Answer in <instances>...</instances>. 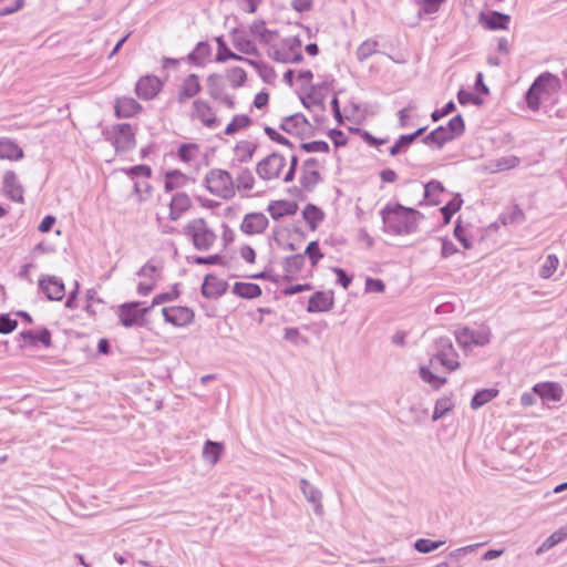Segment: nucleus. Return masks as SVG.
Returning <instances> with one entry per match:
<instances>
[{
    "label": "nucleus",
    "mask_w": 567,
    "mask_h": 567,
    "mask_svg": "<svg viewBox=\"0 0 567 567\" xmlns=\"http://www.w3.org/2000/svg\"><path fill=\"white\" fill-rule=\"evenodd\" d=\"M380 214L384 231L395 236H404L415 233L417 224L423 217L420 212L404 207L400 204H388L382 208Z\"/></svg>",
    "instance_id": "f257e3e1"
},
{
    "label": "nucleus",
    "mask_w": 567,
    "mask_h": 567,
    "mask_svg": "<svg viewBox=\"0 0 567 567\" xmlns=\"http://www.w3.org/2000/svg\"><path fill=\"white\" fill-rule=\"evenodd\" d=\"M561 87L560 79L549 72H545L536 78L526 92V103L529 110L536 112L540 107L543 100L549 99Z\"/></svg>",
    "instance_id": "f03ea898"
},
{
    "label": "nucleus",
    "mask_w": 567,
    "mask_h": 567,
    "mask_svg": "<svg viewBox=\"0 0 567 567\" xmlns=\"http://www.w3.org/2000/svg\"><path fill=\"white\" fill-rule=\"evenodd\" d=\"M441 364L447 371H455L460 367L458 354L450 338L441 337L435 341V352L430 359V367L436 369Z\"/></svg>",
    "instance_id": "7ed1b4c3"
},
{
    "label": "nucleus",
    "mask_w": 567,
    "mask_h": 567,
    "mask_svg": "<svg viewBox=\"0 0 567 567\" xmlns=\"http://www.w3.org/2000/svg\"><path fill=\"white\" fill-rule=\"evenodd\" d=\"M491 330L487 327H482L477 330L464 327L455 332V338L460 347L464 350L473 346L484 347L491 342Z\"/></svg>",
    "instance_id": "20e7f679"
},
{
    "label": "nucleus",
    "mask_w": 567,
    "mask_h": 567,
    "mask_svg": "<svg viewBox=\"0 0 567 567\" xmlns=\"http://www.w3.org/2000/svg\"><path fill=\"white\" fill-rule=\"evenodd\" d=\"M186 234L192 237L198 250H207L213 244V231L204 218H196L186 226Z\"/></svg>",
    "instance_id": "39448f33"
},
{
    "label": "nucleus",
    "mask_w": 567,
    "mask_h": 567,
    "mask_svg": "<svg viewBox=\"0 0 567 567\" xmlns=\"http://www.w3.org/2000/svg\"><path fill=\"white\" fill-rule=\"evenodd\" d=\"M285 166V156L279 153H271L257 164L256 173L264 181H272L280 177Z\"/></svg>",
    "instance_id": "423d86ee"
},
{
    "label": "nucleus",
    "mask_w": 567,
    "mask_h": 567,
    "mask_svg": "<svg viewBox=\"0 0 567 567\" xmlns=\"http://www.w3.org/2000/svg\"><path fill=\"white\" fill-rule=\"evenodd\" d=\"M301 45L298 38H287L282 41L280 49L275 51V59L284 63H299L303 59Z\"/></svg>",
    "instance_id": "0eeeda50"
},
{
    "label": "nucleus",
    "mask_w": 567,
    "mask_h": 567,
    "mask_svg": "<svg viewBox=\"0 0 567 567\" xmlns=\"http://www.w3.org/2000/svg\"><path fill=\"white\" fill-rule=\"evenodd\" d=\"M141 302L124 303L118 309L121 323L126 327H133L143 323V318L151 311V307L138 308Z\"/></svg>",
    "instance_id": "6e6552de"
},
{
    "label": "nucleus",
    "mask_w": 567,
    "mask_h": 567,
    "mask_svg": "<svg viewBox=\"0 0 567 567\" xmlns=\"http://www.w3.org/2000/svg\"><path fill=\"white\" fill-rule=\"evenodd\" d=\"M39 289L49 300L53 301L62 300L65 295V287L63 281L55 276H41L39 279Z\"/></svg>",
    "instance_id": "1a4fd4ad"
},
{
    "label": "nucleus",
    "mask_w": 567,
    "mask_h": 567,
    "mask_svg": "<svg viewBox=\"0 0 567 567\" xmlns=\"http://www.w3.org/2000/svg\"><path fill=\"white\" fill-rule=\"evenodd\" d=\"M113 144L116 152H127L135 146V134L131 124L121 123L114 126Z\"/></svg>",
    "instance_id": "9d476101"
},
{
    "label": "nucleus",
    "mask_w": 567,
    "mask_h": 567,
    "mask_svg": "<svg viewBox=\"0 0 567 567\" xmlns=\"http://www.w3.org/2000/svg\"><path fill=\"white\" fill-rule=\"evenodd\" d=\"M161 89L162 82L157 76L145 75L137 81L135 85V93L143 100H152L158 94Z\"/></svg>",
    "instance_id": "9b49d317"
},
{
    "label": "nucleus",
    "mask_w": 567,
    "mask_h": 567,
    "mask_svg": "<svg viewBox=\"0 0 567 567\" xmlns=\"http://www.w3.org/2000/svg\"><path fill=\"white\" fill-rule=\"evenodd\" d=\"M268 224V218L262 213H249L245 215L240 229L247 235H258L266 230Z\"/></svg>",
    "instance_id": "f8f14e48"
},
{
    "label": "nucleus",
    "mask_w": 567,
    "mask_h": 567,
    "mask_svg": "<svg viewBox=\"0 0 567 567\" xmlns=\"http://www.w3.org/2000/svg\"><path fill=\"white\" fill-rule=\"evenodd\" d=\"M318 168L319 162L316 158L311 157L305 161L300 177L302 188L311 190L320 182V173Z\"/></svg>",
    "instance_id": "ddd939ff"
},
{
    "label": "nucleus",
    "mask_w": 567,
    "mask_h": 567,
    "mask_svg": "<svg viewBox=\"0 0 567 567\" xmlns=\"http://www.w3.org/2000/svg\"><path fill=\"white\" fill-rule=\"evenodd\" d=\"M215 196L229 199L235 196V184L226 171H215Z\"/></svg>",
    "instance_id": "4468645a"
},
{
    "label": "nucleus",
    "mask_w": 567,
    "mask_h": 567,
    "mask_svg": "<svg viewBox=\"0 0 567 567\" xmlns=\"http://www.w3.org/2000/svg\"><path fill=\"white\" fill-rule=\"evenodd\" d=\"M166 322L182 327L193 320L194 313L186 307H166L162 309Z\"/></svg>",
    "instance_id": "2eb2a0df"
},
{
    "label": "nucleus",
    "mask_w": 567,
    "mask_h": 567,
    "mask_svg": "<svg viewBox=\"0 0 567 567\" xmlns=\"http://www.w3.org/2000/svg\"><path fill=\"white\" fill-rule=\"evenodd\" d=\"M280 128L288 134L303 136L309 130L307 118L299 113L285 117L280 124Z\"/></svg>",
    "instance_id": "dca6fc26"
},
{
    "label": "nucleus",
    "mask_w": 567,
    "mask_h": 567,
    "mask_svg": "<svg viewBox=\"0 0 567 567\" xmlns=\"http://www.w3.org/2000/svg\"><path fill=\"white\" fill-rule=\"evenodd\" d=\"M3 193L13 202L23 203L24 189L18 182L17 175L12 171L4 173L2 182Z\"/></svg>",
    "instance_id": "f3484780"
},
{
    "label": "nucleus",
    "mask_w": 567,
    "mask_h": 567,
    "mask_svg": "<svg viewBox=\"0 0 567 567\" xmlns=\"http://www.w3.org/2000/svg\"><path fill=\"white\" fill-rule=\"evenodd\" d=\"M533 391L543 401L558 402L563 398V389L556 382H540L533 386Z\"/></svg>",
    "instance_id": "a211bd4d"
},
{
    "label": "nucleus",
    "mask_w": 567,
    "mask_h": 567,
    "mask_svg": "<svg viewBox=\"0 0 567 567\" xmlns=\"http://www.w3.org/2000/svg\"><path fill=\"white\" fill-rule=\"evenodd\" d=\"M333 307V293L332 291H317L315 292L309 301L307 311L308 312H324L329 311Z\"/></svg>",
    "instance_id": "6ab92c4d"
},
{
    "label": "nucleus",
    "mask_w": 567,
    "mask_h": 567,
    "mask_svg": "<svg viewBox=\"0 0 567 567\" xmlns=\"http://www.w3.org/2000/svg\"><path fill=\"white\" fill-rule=\"evenodd\" d=\"M509 16L498 11H491L488 13L480 14V23L489 30H506L508 29Z\"/></svg>",
    "instance_id": "aec40b11"
},
{
    "label": "nucleus",
    "mask_w": 567,
    "mask_h": 567,
    "mask_svg": "<svg viewBox=\"0 0 567 567\" xmlns=\"http://www.w3.org/2000/svg\"><path fill=\"white\" fill-rule=\"evenodd\" d=\"M115 115L117 117H131L142 110V105L133 97H117L115 101Z\"/></svg>",
    "instance_id": "412c9836"
},
{
    "label": "nucleus",
    "mask_w": 567,
    "mask_h": 567,
    "mask_svg": "<svg viewBox=\"0 0 567 567\" xmlns=\"http://www.w3.org/2000/svg\"><path fill=\"white\" fill-rule=\"evenodd\" d=\"M297 204L288 200H276L268 205L267 210L275 220H279L285 216L295 215L297 212Z\"/></svg>",
    "instance_id": "4be33fe9"
},
{
    "label": "nucleus",
    "mask_w": 567,
    "mask_h": 567,
    "mask_svg": "<svg viewBox=\"0 0 567 567\" xmlns=\"http://www.w3.org/2000/svg\"><path fill=\"white\" fill-rule=\"evenodd\" d=\"M189 207L190 199L186 194H175L169 204V218L172 220H177Z\"/></svg>",
    "instance_id": "5701e85b"
},
{
    "label": "nucleus",
    "mask_w": 567,
    "mask_h": 567,
    "mask_svg": "<svg viewBox=\"0 0 567 567\" xmlns=\"http://www.w3.org/2000/svg\"><path fill=\"white\" fill-rule=\"evenodd\" d=\"M425 127H420L412 134L401 135L393 146L390 147L389 153L391 156H396L401 153H405L409 146L423 134Z\"/></svg>",
    "instance_id": "b1692460"
},
{
    "label": "nucleus",
    "mask_w": 567,
    "mask_h": 567,
    "mask_svg": "<svg viewBox=\"0 0 567 567\" xmlns=\"http://www.w3.org/2000/svg\"><path fill=\"white\" fill-rule=\"evenodd\" d=\"M250 33L264 44L272 42L277 35L276 31L267 29L266 22L264 20L254 21L250 24Z\"/></svg>",
    "instance_id": "393cba45"
},
{
    "label": "nucleus",
    "mask_w": 567,
    "mask_h": 567,
    "mask_svg": "<svg viewBox=\"0 0 567 567\" xmlns=\"http://www.w3.org/2000/svg\"><path fill=\"white\" fill-rule=\"evenodd\" d=\"M19 337L32 346L37 343H42L44 347L51 346V333L47 328L41 329L39 332L25 330L20 332Z\"/></svg>",
    "instance_id": "a878e982"
},
{
    "label": "nucleus",
    "mask_w": 567,
    "mask_h": 567,
    "mask_svg": "<svg viewBox=\"0 0 567 567\" xmlns=\"http://www.w3.org/2000/svg\"><path fill=\"white\" fill-rule=\"evenodd\" d=\"M300 489L309 503L315 505V511L318 513L321 511V492L309 483L308 480H300Z\"/></svg>",
    "instance_id": "bb28decb"
},
{
    "label": "nucleus",
    "mask_w": 567,
    "mask_h": 567,
    "mask_svg": "<svg viewBox=\"0 0 567 567\" xmlns=\"http://www.w3.org/2000/svg\"><path fill=\"white\" fill-rule=\"evenodd\" d=\"M452 140V135L447 133L445 127L439 126L435 130H433L430 134L424 136L422 141L425 145H435L437 148H441L445 143Z\"/></svg>",
    "instance_id": "cd10ccee"
},
{
    "label": "nucleus",
    "mask_w": 567,
    "mask_h": 567,
    "mask_svg": "<svg viewBox=\"0 0 567 567\" xmlns=\"http://www.w3.org/2000/svg\"><path fill=\"white\" fill-rule=\"evenodd\" d=\"M23 157V151L8 138L0 140V158L17 161Z\"/></svg>",
    "instance_id": "c85d7f7f"
},
{
    "label": "nucleus",
    "mask_w": 567,
    "mask_h": 567,
    "mask_svg": "<svg viewBox=\"0 0 567 567\" xmlns=\"http://www.w3.org/2000/svg\"><path fill=\"white\" fill-rule=\"evenodd\" d=\"M193 117L199 120L203 124L213 126V112L208 103L197 100L193 105Z\"/></svg>",
    "instance_id": "c756f323"
},
{
    "label": "nucleus",
    "mask_w": 567,
    "mask_h": 567,
    "mask_svg": "<svg viewBox=\"0 0 567 567\" xmlns=\"http://www.w3.org/2000/svg\"><path fill=\"white\" fill-rule=\"evenodd\" d=\"M233 292L241 298L254 299L261 295V288L251 282H236Z\"/></svg>",
    "instance_id": "7c9ffc66"
},
{
    "label": "nucleus",
    "mask_w": 567,
    "mask_h": 567,
    "mask_svg": "<svg viewBox=\"0 0 567 567\" xmlns=\"http://www.w3.org/2000/svg\"><path fill=\"white\" fill-rule=\"evenodd\" d=\"M567 538V527H561L554 532L550 536H548L543 544L536 549V554L540 555L550 548L555 547L559 543H561L564 539Z\"/></svg>",
    "instance_id": "2f4dec72"
},
{
    "label": "nucleus",
    "mask_w": 567,
    "mask_h": 567,
    "mask_svg": "<svg viewBox=\"0 0 567 567\" xmlns=\"http://www.w3.org/2000/svg\"><path fill=\"white\" fill-rule=\"evenodd\" d=\"M257 148V145L250 141H240L235 146V156L240 163L249 162Z\"/></svg>",
    "instance_id": "473e14b6"
},
{
    "label": "nucleus",
    "mask_w": 567,
    "mask_h": 567,
    "mask_svg": "<svg viewBox=\"0 0 567 567\" xmlns=\"http://www.w3.org/2000/svg\"><path fill=\"white\" fill-rule=\"evenodd\" d=\"M188 181V177L177 171V169H173V171H168L165 173V189L167 192H171V190H174L178 187H182L184 186Z\"/></svg>",
    "instance_id": "72a5a7b5"
},
{
    "label": "nucleus",
    "mask_w": 567,
    "mask_h": 567,
    "mask_svg": "<svg viewBox=\"0 0 567 567\" xmlns=\"http://www.w3.org/2000/svg\"><path fill=\"white\" fill-rule=\"evenodd\" d=\"M498 394L497 389H483L477 391L471 401V408L473 410H477L485 405L486 403L491 402L494 398H496Z\"/></svg>",
    "instance_id": "f704fd0d"
},
{
    "label": "nucleus",
    "mask_w": 567,
    "mask_h": 567,
    "mask_svg": "<svg viewBox=\"0 0 567 567\" xmlns=\"http://www.w3.org/2000/svg\"><path fill=\"white\" fill-rule=\"evenodd\" d=\"M444 187L439 181H431L424 185V199L429 204L437 205L440 203L439 196L443 193Z\"/></svg>",
    "instance_id": "c9c22d12"
},
{
    "label": "nucleus",
    "mask_w": 567,
    "mask_h": 567,
    "mask_svg": "<svg viewBox=\"0 0 567 567\" xmlns=\"http://www.w3.org/2000/svg\"><path fill=\"white\" fill-rule=\"evenodd\" d=\"M199 91L198 78L194 74L188 75L182 84L179 100L193 97Z\"/></svg>",
    "instance_id": "e433bc0d"
},
{
    "label": "nucleus",
    "mask_w": 567,
    "mask_h": 567,
    "mask_svg": "<svg viewBox=\"0 0 567 567\" xmlns=\"http://www.w3.org/2000/svg\"><path fill=\"white\" fill-rule=\"evenodd\" d=\"M305 220L309 227L315 230L318 224L323 219V213L315 205L308 204L302 212Z\"/></svg>",
    "instance_id": "4c0bfd02"
},
{
    "label": "nucleus",
    "mask_w": 567,
    "mask_h": 567,
    "mask_svg": "<svg viewBox=\"0 0 567 567\" xmlns=\"http://www.w3.org/2000/svg\"><path fill=\"white\" fill-rule=\"evenodd\" d=\"M453 409H454V402H453L452 396L440 398L435 403L432 420L433 421L440 420L441 417H443L446 413H449Z\"/></svg>",
    "instance_id": "58836bf2"
},
{
    "label": "nucleus",
    "mask_w": 567,
    "mask_h": 567,
    "mask_svg": "<svg viewBox=\"0 0 567 567\" xmlns=\"http://www.w3.org/2000/svg\"><path fill=\"white\" fill-rule=\"evenodd\" d=\"M305 266V256L297 254L289 256L284 261V270L287 275H295L299 272Z\"/></svg>",
    "instance_id": "ea45409f"
},
{
    "label": "nucleus",
    "mask_w": 567,
    "mask_h": 567,
    "mask_svg": "<svg viewBox=\"0 0 567 567\" xmlns=\"http://www.w3.org/2000/svg\"><path fill=\"white\" fill-rule=\"evenodd\" d=\"M210 47L207 42H199L196 48L188 54L189 62L200 65L204 60L209 55Z\"/></svg>",
    "instance_id": "a19ab883"
},
{
    "label": "nucleus",
    "mask_w": 567,
    "mask_h": 567,
    "mask_svg": "<svg viewBox=\"0 0 567 567\" xmlns=\"http://www.w3.org/2000/svg\"><path fill=\"white\" fill-rule=\"evenodd\" d=\"M378 47H379V43L374 40H365L363 41L359 48L357 49V59L360 61V62H363L365 61L367 59H369L371 55H373L374 53L378 52Z\"/></svg>",
    "instance_id": "79ce46f5"
},
{
    "label": "nucleus",
    "mask_w": 567,
    "mask_h": 567,
    "mask_svg": "<svg viewBox=\"0 0 567 567\" xmlns=\"http://www.w3.org/2000/svg\"><path fill=\"white\" fill-rule=\"evenodd\" d=\"M161 270V266L155 265L152 261H148L141 267V269L137 271V276L145 277L150 280V282H154L156 285V280L159 277Z\"/></svg>",
    "instance_id": "37998d69"
},
{
    "label": "nucleus",
    "mask_w": 567,
    "mask_h": 567,
    "mask_svg": "<svg viewBox=\"0 0 567 567\" xmlns=\"http://www.w3.org/2000/svg\"><path fill=\"white\" fill-rule=\"evenodd\" d=\"M250 124V118L247 115H236L231 122L226 126L224 133L226 135H233L238 131L247 127Z\"/></svg>",
    "instance_id": "c03bdc74"
},
{
    "label": "nucleus",
    "mask_w": 567,
    "mask_h": 567,
    "mask_svg": "<svg viewBox=\"0 0 567 567\" xmlns=\"http://www.w3.org/2000/svg\"><path fill=\"white\" fill-rule=\"evenodd\" d=\"M559 260L556 255H548L539 270V276L543 279L550 278L554 272L557 270Z\"/></svg>",
    "instance_id": "a18cd8bd"
},
{
    "label": "nucleus",
    "mask_w": 567,
    "mask_h": 567,
    "mask_svg": "<svg viewBox=\"0 0 567 567\" xmlns=\"http://www.w3.org/2000/svg\"><path fill=\"white\" fill-rule=\"evenodd\" d=\"M420 377L424 382L431 384L434 389H439L446 382V378L437 377L431 371L430 367H421Z\"/></svg>",
    "instance_id": "49530a36"
},
{
    "label": "nucleus",
    "mask_w": 567,
    "mask_h": 567,
    "mask_svg": "<svg viewBox=\"0 0 567 567\" xmlns=\"http://www.w3.org/2000/svg\"><path fill=\"white\" fill-rule=\"evenodd\" d=\"M462 204L463 199L457 195L441 208L445 224L450 223L452 215L461 208Z\"/></svg>",
    "instance_id": "de8ad7c7"
},
{
    "label": "nucleus",
    "mask_w": 567,
    "mask_h": 567,
    "mask_svg": "<svg viewBox=\"0 0 567 567\" xmlns=\"http://www.w3.org/2000/svg\"><path fill=\"white\" fill-rule=\"evenodd\" d=\"M444 127L447 131V133L452 135V138L454 140L455 137L462 135L464 132L465 126H464L463 117L460 114L452 117L449 121L447 125Z\"/></svg>",
    "instance_id": "09e8293b"
},
{
    "label": "nucleus",
    "mask_w": 567,
    "mask_h": 567,
    "mask_svg": "<svg viewBox=\"0 0 567 567\" xmlns=\"http://www.w3.org/2000/svg\"><path fill=\"white\" fill-rule=\"evenodd\" d=\"M445 542L443 540H431V539H425V538H420L417 539L415 543H414V548L419 551V553H423V554H427V553H431L435 549H437L439 547H441Z\"/></svg>",
    "instance_id": "8fccbe9b"
},
{
    "label": "nucleus",
    "mask_w": 567,
    "mask_h": 567,
    "mask_svg": "<svg viewBox=\"0 0 567 567\" xmlns=\"http://www.w3.org/2000/svg\"><path fill=\"white\" fill-rule=\"evenodd\" d=\"M284 339L292 344H308V339L300 334L297 328H286L284 331Z\"/></svg>",
    "instance_id": "3c124183"
},
{
    "label": "nucleus",
    "mask_w": 567,
    "mask_h": 567,
    "mask_svg": "<svg viewBox=\"0 0 567 567\" xmlns=\"http://www.w3.org/2000/svg\"><path fill=\"white\" fill-rule=\"evenodd\" d=\"M197 153L198 146L196 144H182L178 148V157L185 163L194 159Z\"/></svg>",
    "instance_id": "603ef678"
},
{
    "label": "nucleus",
    "mask_w": 567,
    "mask_h": 567,
    "mask_svg": "<svg viewBox=\"0 0 567 567\" xmlns=\"http://www.w3.org/2000/svg\"><path fill=\"white\" fill-rule=\"evenodd\" d=\"M255 178L249 169H243L237 177V187L250 190L254 188Z\"/></svg>",
    "instance_id": "864d4df0"
},
{
    "label": "nucleus",
    "mask_w": 567,
    "mask_h": 567,
    "mask_svg": "<svg viewBox=\"0 0 567 567\" xmlns=\"http://www.w3.org/2000/svg\"><path fill=\"white\" fill-rule=\"evenodd\" d=\"M300 148L308 153H326L329 151V144L324 141H312L300 144Z\"/></svg>",
    "instance_id": "5fc2aeb1"
},
{
    "label": "nucleus",
    "mask_w": 567,
    "mask_h": 567,
    "mask_svg": "<svg viewBox=\"0 0 567 567\" xmlns=\"http://www.w3.org/2000/svg\"><path fill=\"white\" fill-rule=\"evenodd\" d=\"M215 41L218 43V53L215 58L216 61L224 62L229 59L234 60H240L241 58L235 53H233L230 50H228L220 38H215Z\"/></svg>",
    "instance_id": "6e6d98bb"
},
{
    "label": "nucleus",
    "mask_w": 567,
    "mask_h": 567,
    "mask_svg": "<svg viewBox=\"0 0 567 567\" xmlns=\"http://www.w3.org/2000/svg\"><path fill=\"white\" fill-rule=\"evenodd\" d=\"M305 255H307L311 261L312 266H316L321 258H323V254L319 249V245L317 241H310L305 250Z\"/></svg>",
    "instance_id": "4d7b16f0"
},
{
    "label": "nucleus",
    "mask_w": 567,
    "mask_h": 567,
    "mask_svg": "<svg viewBox=\"0 0 567 567\" xmlns=\"http://www.w3.org/2000/svg\"><path fill=\"white\" fill-rule=\"evenodd\" d=\"M235 45L240 52L245 54L254 55L258 52L256 45L250 40L244 38H237L235 41Z\"/></svg>",
    "instance_id": "13d9d810"
},
{
    "label": "nucleus",
    "mask_w": 567,
    "mask_h": 567,
    "mask_svg": "<svg viewBox=\"0 0 567 567\" xmlns=\"http://www.w3.org/2000/svg\"><path fill=\"white\" fill-rule=\"evenodd\" d=\"M445 1L446 0H421V10L425 14L436 13Z\"/></svg>",
    "instance_id": "bf43d9fd"
},
{
    "label": "nucleus",
    "mask_w": 567,
    "mask_h": 567,
    "mask_svg": "<svg viewBox=\"0 0 567 567\" xmlns=\"http://www.w3.org/2000/svg\"><path fill=\"white\" fill-rule=\"evenodd\" d=\"M17 326V320L11 319L9 315H0V333H10Z\"/></svg>",
    "instance_id": "052dcab7"
},
{
    "label": "nucleus",
    "mask_w": 567,
    "mask_h": 567,
    "mask_svg": "<svg viewBox=\"0 0 567 567\" xmlns=\"http://www.w3.org/2000/svg\"><path fill=\"white\" fill-rule=\"evenodd\" d=\"M519 164V159L516 156L502 157L496 163L498 171H505L516 167Z\"/></svg>",
    "instance_id": "680f3d73"
},
{
    "label": "nucleus",
    "mask_w": 567,
    "mask_h": 567,
    "mask_svg": "<svg viewBox=\"0 0 567 567\" xmlns=\"http://www.w3.org/2000/svg\"><path fill=\"white\" fill-rule=\"evenodd\" d=\"M177 297H178V291L176 289L172 290L171 292L159 293L154 297L152 305L150 306L151 310L155 306L167 302V301H172V300L176 299Z\"/></svg>",
    "instance_id": "e2e57ef3"
},
{
    "label": "nucleus",
    "mask_w": 567,
    "mask_h": 567,
    "mask_svg": "<svg viewBox=\"0 0 567 567\" xmlns=\"http://www.w3.org/2000/svg\"><path fill=\"white\" fill-rule=\"evenodd\" d=\"M454 236L457 238V240L463 245L465 249L472 248V244L466 236V230L461 226L460 223H457L454 228Z\"/></svg>",
    "instance_id": "0e129e2a"
},
{
    "label": "nucleus",
    "mask_w": 567,
    "mask_h": 567,
    "mask_svg": "<svg viewBox=\"0 0 567 567\" xmlns=\"http://www.w3.org/2000/svg\"><path fill=\"white\" fill-rule=\"evenodd\" d=\"M385 286L381 279L367 278L365 280V290L369 292H383Z\"/></svg>",
    "instance_id": "69168bd1"
},
{
    "label": "nucleus",
    "mask_w": 567,
    "mask_h": 567,
    "mask_svg": "<svg viewBox=\"0 0 567 567\" xmlns=\"http://www.w3.org/2000/svg\"><path fill=\"white\" fill-rule=\"evenodd\" d=\"M265 133L268 135V137L271 140V141H275L279 144H282V145H287L289 147H292V144L289 142V140H287L285 136H282L281 134H279L276 130H274L272 127H269V126H266L265 127Z\"/></svg>",
    "instance_id": "338daca9"
},
{
    "label": "nucleus",
    "mask_w": 567,
    "mask_h": 567,
    "mask_svg": "<svg viewBox=\"0 0 567 567\" xmlns=\"http://www.w3.org/2000/svg\"><path fill=\"white\" fill-rule=\"evenodd\" d=\"M455 109V104L453 101H450L449 103H446L444 105L443 109L441 110H435L432 114H431V117L433 121H439L441 120L442 117L449 115L450 113H452Z\"/></svg>",
    "instance_id": "774afa93"
}]
</instances>
